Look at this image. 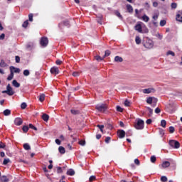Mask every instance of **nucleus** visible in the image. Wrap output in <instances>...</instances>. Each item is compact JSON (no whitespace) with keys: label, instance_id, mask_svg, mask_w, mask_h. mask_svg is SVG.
Wrapping results in <instances>:
<instances>
[{"label":"nucleus","instance_id":"59","mask_svg":"<svg viewBox=\"0 0 182 182\" xmlns=\"http://www.w3.org/2000/svg\"><path fill=\"white\" fill-rule=\"evenodd\" d=\"M156 37H158L159 39H160V41H161V39H163V35L158 33L156 34Z\"/></svg>","mask_w":182,"mask_h":182},{"label":"nucleus","instance_id":"42","mask_svg":"<svg viewBox=\"0 0 182 182\" xmlns=\"http://www.w3.org/2000/svg\"><path fill=\"white\" fill-rule=\"evenodd\" d=\"M29 129H32L33 130H38V128H36L35 126H33V124H29Z\"/></svg>","mask_w":182,"mask_h":182},{"label":"nucleus","instance_id":"36","mask_svg":"<svg viewBox=\"0 0 182 182\" xmlns=\"http://www.w3.org/2000/svg\"><path fill=\"white\" fill-rule=\"evenodd\" d=\"M171 9H177V4H176V3H171Z\"/></svg>","mask_w":182,"mask_h":182},{"label":"nucleus","instance_id":"16","mask_svg":"<svg viewBox=\"0 0 182 182\" xmlns=\"http://www.w3.org/2000/svg\"><path fill=\"white\" fill-rule=\"evenodd\" d=\"M162 167L164 168H167V167H170V162L165 161L162 163Z\"/></svg>","mask_w":182,"mask_h":182},{"label":"nucleus","instance_id":"33","mask_svg":"<svg viewBox=\"0 0 182 182\" xmlns=\"http://www.w3.org/2000/svg\"><path fill=\"white\" fill-rule=\"evenodd\" d=\"M166 124H167V122H166V120L162 119V120L161 121V126L162 127H166Z\"/></svg>","mask_w":182,"mask_h":182},{"label":"nucleus","instance_id":"24","mask_svg":"<svg viewBox=\"0 0 182 182\" xmlns=\"http://www.w3.org/2000/svg\"><path fill=\"white\" fill-rule=\"evenodd\" d=\"M29 25V21L26 20L25 21L23 24H22V27L24 28L25 29H26V28H28V26Z\"/></svg>","mask_w":182,"mask_h":182},{"label":"nucleus","instance_id":"19","mask_svg":"<svg viewBox=\"0 0 182 182\" xmlns=\"http://www.w3.org/2000/svg\"><path fill=\"white\" fill-rule=\"evenodd\" d=\"M67 176H75V170L70 168L67 171Z\"/></svg>","mask_w":182,"mask_h":182},{"label":"nucleus","instance_id":"48","mask_svg":"<svg viewBox=\"0 0 182 182\" xmlns=\"http://www.w3.org/2000/svg\"><path fill=\"white\" fill-rule=\"evenodd\" d=\"M152 19H154V21H157V19H159V14H156L152 16Z\"/></svg>","mask_w":182,"mask_h":182},{"label":"nucleus","instance_id":"23","mask_svg":"<svg viewBox=\"0 0 182 182\" xmlns=\"http://www.w3.org/2000/svg\"><path fill=\"white\" fill-rule=\"evenodd\" d=\"M3 114H4L5 116H10L11 115V110L10 109H5L4 112H3Z\"/></svg>","mask_w":182,"mask_h":182},{"label":"nucleus","instance_id":"54","mask_svg":"<svg viewBox=\"0 0 182 182\" xmlns=\"http://www.w3.org/2000/svg\"><path fill=\"white\" fill-rule=\"evenodd\" d=\"M16 59V63H19L21 62V58L19 56H16L15 57Z\"/></svg>","mask_w":182,"mask_h":182},{"label":"nucleus","instance_id":"57","mask_svg":"<svg viewBox=\"0 0 182 182\" xmlns=\"http://www.w3.org/2000/svg\"><path fill=\"white\" fill-rule=\"evenodd\" d=\"M110 136H107L105 140V143L109 144L110 142Z\"/></svg>","mask_w":182,"mask_h":182},{"label":"nucleus","instance_id":"34","mask_svg":"<svg viewBox=\"0 0 182 182\" xmlns=\"http://www.w3.org/2000/svg\"><path fill=\"white\" fill-rule=\"evenodd\" d=\"M39 100L40 102H43V100H45V94H41L39 96Z\"/></svg>","mask_w":182,"mask_h":182},{"label":"nucleus","instance_id":"10","mask_svg":"<svg viewBox=\"0 0 182 182\" xmlns=\"http://www.w3.org/2000/svg\"><path fill=\"white\" fill-rule=\"evenodd\" d=\"M52 75H59V68L58 67H53L50 69Z\"/></svg>","mask_w":182,"mask_h":182},{"label":"nucleus","instance_id":"17","mask_svg":"<svg viewBox=\"0 0 182 182\" xmlns=\"http://www.w3.org/2000/svg\"><path fill=\"white\" fill-rule=\"evenodd\" d=\"M12 85H13V86H14V87H21V84L19 82H18V81H16V80H14L12 81Z\"/></svg>","mask_w":182,"mask_h":182},{"label":"nucleus","instance_id":"22","mask_svg":"<svg viewBox=\"0 0 182 182\" xmlns=\"http://www.w3.org/2000/svg\"><path fill=\"white\" fill-rule=\"evenodd\" d=\"M6 66H8V64H6V63H5V61L4 60H1L0 62V67L1 68H6Z\"/></svg>","mask_w":182,"mask_h":182},{"label":"nucleus","instance_id":"43","mask_svg":"<svg viewBox=\"0 0 182 182\" xmlns=\"http://www.w3.org/2000/svg\"><path fill=\"white\" fill-rule=\"evenodd\" d=\"M9 161H10L9 159H5L3 161L4 166H6V164H8V163H9Z\"/></svg>","mask_w":182,"mask_h":182},{"label":"nucleus","instance_id":"44","mask_svg":"<svg viewBox=\"0 0 182 182\" xmlns=\"http://www.w3.org/2000/svg\"><path fill=\"white\" fill-rule=\"evenodd\" d=\"M57 173H58V174L60 173H63V170H62V167L58 166V167L57 168Z\"/></svg>","mask_w":182,"mask_h":182},{"label":"nucleus","instance_id":"2","mask_svg":"<svg viewBox=\"0 0 182 182\" xmlns=\"http://www.w3.org/2000/svg\"><path fill=\"white\" fill-rule=\"evenodd\" d=\"M96 110L100 113H105L107 110V105L106 104H98L95 106Z\"/></svg>","mask_w":182,"mask_h":182},{"label":"nucleus","instance_id":"15","mask_svg":"<svg viewBox=\"0 0 182 182\" xmlns=\"http://www.w3.org/2000/svg\"><path fill=\"white\" fill-rule=\"evenodd\" d=\"M141 19H142L144 22H149V21H150V18L146 14H144L143 16L141 17Z\"/></svg>","mask_w":182,"mask_h":182},{"label":"nucleus","instance_id":"55","mask_svg":"<svg viewBox=\"0 0 182 182\" xmlns=\"http://www.w3.org/2000/svg\"><path fill=\"white\" fill-rule=\"evenodd\" d=\"M149 112V116H151V114H153V109L150 108V107H147Z\"/></svg>","mask_w":182,"mask_h":182},{"label":"nucleus","instance_id":"27","mask_svg":"<svg viewBox=\"0 0 182 182\" xmlns=\"http://www.w3.org/2000/svg\"><path fill=\"white\" fill-rule=\"evenodd\" d=\"M135 42H136V45H140V43H141V39L140 38L139 36L136 37Z\"/></svg>","mask_w":182,"mask_h":182},{"label":"nucleus","instance_id":"53","mask_svg":"<svg viewBox=\"0 0 182 182\" xmlns=\"http://www.w3.org/2000/svg\"><path fill=\"white\" fill-rule=\"evenodd\" d=\"M175 130L176 129H174V127H172V126L169 127V133H174Z\"/></svg>","mask_w":182,"mask_h":182},{"label":"nucleus","instance_id":"41","mask_svg":"<svg viewBox=\"0 0 182 182\" xmlns=\"http://www.w3.org/2000/svg\"><path fill=\"white\" fill-rule=\"evenodd\" d=\"M80 75V73L75 71L73 73V76H74V77H77V76H79Z\"/></svg>","mask_w":182,"mask_h":182},{"label":"nucleus","instance_id":"6","mask_svg":"<svg viewBox=\"0 0 182 182\" xmlns=\"http://www.w3.org/2000/svg\"><path fill=\"white\" fill-rule=\"evenodd\" d=\"M48 43H49V41L48 40V38L46 37L41 38L40 41V45H41L43 48H46Z\"/></svg>","mask_w":182,"mask_h":182},{"label":"nucleus","instance_id":"37","mask_svg":"<svg viewBox=\"0 0 182 182\" xmlns=\"http://www.w3.org/2000/svg\"><path fill=\"white\" fill-rule=\"evenodd\" d=\"M167 23V21L166 20H161L160 21V26H164Z\"/></svg>","mask_w":182,"mask_h":182},{"label":"nucleus","instance_id":"52","mask_svg":"<svg viewBox=\"0 0 182 182\" xmlns=\"http://www.w3.org/2000/svg\"><path fill=\"white\" fill-rule=\"evenodd\" d=\"M72 114H79V111L75 109H71Z\"/></svg>","mask_w":182,"mask_h":182},{"label":"nucleus","instance_id":"51","mask_svg":"<svg viewBox=\"0 0 182 182\" xmlns=\"http://www.w3.org/2000/svg\"><path fill=\"white\" fill-rule=\"evenodd\" d=\"M161 181L162 182H167V176H161Z\"/></svg>","mask_w":182,"mask_h":182},{"label":"nucleus","instance_id":"13","mask_svg":"<svg viewBox=\"0 0 182 182\" xmlns=\"http://www.w3.org/2000/svg\"><path fill=\"white\" fill-rule=\"evenodd\" d=\"M135 31H137L139 33H143V28H141V24H136L134 26Z\"/></svg>","mask_w":182,"mask_h":182},{"label":"nucleus","instance_id":"26","mask_svg":"<svg viewBox=\"0 0 182 182\" xmlns=\"http://www.w3.org/2000/svg\"><path fill=\"white\" fill-rule=\"evenodd\" d=\"M22 130H23V133H28V130H29V127L25 125V126H23V127H22Z\"/></svg>","mask_w":182,"mask_h":182},{"label":"nucleus","instance_id":"31","mask_svg":"<svg viewBox=\"0 0 182 182\" xmlns=\"http://www.w3.org/2000/svg\"><path fill=\"white\" fill-rule=\"evenodd\" d=\"M12 79H14V72L11 71L7 77V80H12Z\"/></svg>","mask_w":182,"mask_h":182},{"label":"nucleus","instance_id":"28","mask_svg":"<svg viewBox=\"0 0 182 182\" xmlns=\"http://www.w3.org/2000/svg\"><path fill=\"white\" fill-rule=\"evenodd\" d=\"M23 149L24 150H31V146L29 145V144L26 143L23 144Z\"/></svg>","mask_w":182,"mask_h":182},{"label":"nucleus","instance_id":"60","mask_svg":"<svg viewBox=\"0 0 182 182\" xmlns=\"http://www.w3.org/2000/svg\"><path fill=\"white\" fill-rule=\"evenodd\" d=\"M94 180H96V176H92L90 177V181H93Z\"/></svg>","mask_w":182,"mask_h":182},{"label":"nucleus","instance_id":"25","mask_svg":"<svg viewBox=\"0 0 182 182\" xmlns=\"http://www.w3.org/2000/svg\"><path fill=\"white\" fill-rule=\"evenodd\" d=\"M1 182H9V178H8V177L5 176H3L1 178Z\"/></svg>","mask_w":182,"mask_h":182},{"label":"nucleus","instance_id":"40","mask_svg":"<svg viewBox=\"0 0 182 182\" xmlns=\"http://www.w3.org/2000/svg\"><path fill=\"white\" fill-rule=\"evenodd\" d=\"M107 56H110V50H105L104 58H106Z\"/></svg>","mask_w":182,"mask_h":182},{"label":"nucleus","instance_id":"45","mask_svg":"<svg viewBox=\"0 0 182 182\" xmlns=\"http://www.w3.org/2000/svg\"><path fill=\"white\" fill-rule=\"evenodd\" d=\"M156 156H151V163H156Z\"/></svg>","mask_w":182,"mask_h":182},{"label":"nucleus","instance_id":"12","mask_svg":"<svg viewBox=\"0 0 182 182\" xmlns=\"http://www.w3.org/2000/svg\"><path fill=\"white\" fill-rule=\"evenodd\" d=\"M10 72H13V73H21V69L18 68H15L14 66H11L10 67Z\"/></svg>","mask_w":182,"mask_h":182},{"label":"nucleus","instance_id":"14","mask_svg":"<svg viewBox=\"0 0 182 182\" xmlns=\"http://www.w3.org/2000/svg\"><path fill=\"white\" fill-rule=\"evenodd\" d=\"M127 11L129 13V14H133V6H132V5L130 4H127Z\"/></svg>","mask_w":182,"mask_h":182},{"label":"nucleus","instance_id":"39","mask_svg":"<svg viewBox=\"0 0 182 182\" xmlns=\"http://www.w3.org/2000/svg\"><path fill=\"white\" fill-rule=\"evenodd\" d=\"M97 127H98V129H100V132H102V133H103V129H105V125H97Z\"/></svg>","mask_w":182,"mask_h":182},{"label":"nucleus","instance_id":"62","mask_svg":"<svg viewBox=\"0 0 182 182\" xmlns=\"http://www.w3.org/2000/svg\"><path fill=\"white\" fill-rule=\"evenodd\" d=\"M103 59H105V57L102 58L100 56H97L96 57V60H103Z\"/></svg>","mask_w":182,"mask_h":182},{"label":"nucleus","instance_id":"4","mask_svg":"<svg viewBox=\"0 0 182 182\" xmlns=\"http://www.w3.org/2000/svg\"><path fill=\"white\" fill-rule=\"evenodd\" d=\"M144 48H146V49H151L153 46H154V43L153 42V40L146 38V40L144 42Z\"/></svg>","mask_w":182,"mask_h":182},{"label":"nucleus","instance_id":"21","mask_svg":"<svg viewBox=\"0 0 182 182\" xmlns=\"http://www.w3.org/2000/svg\"><path fill=\"white\" fill-rule=\"evenodd\" d=\"M42 119L44 122H48V120H49V115L46 114H43L42 115Z\"/></svg>","mask_w":182,"mask_h":182},{"label":"nucleus","instance_id":"47","mask_svg":"<svg viewBox=\"0 0 182 182\" xmlns=\"http://www.w3.org/2000/svg\"><path fill=\"white\" fill-rule=\"evenodd\" d=\"M28 105H26V102H23V103H21V109H26V107H27Z\"/></svg>","mask_w":182,"mask_h":182},{"label":"nucleus","instance_id":"32","mask_svg":"<svg viewBox=\"0 0 182 182\" xmlns=\"http://www.w3.org/2000/svg\"><path fill=\"white\" fill-rule=\"evenodd\" d=\"M23 74L24 76H29L31 72H29V70H24Z\"/></svg>","mask_w":182,"mask_h":182},{"label":"nucleus","instance_id":"7","mask_svg":"<svg viewBox=\"0 0 182 182\" xmlns=\"http://www.w3.org/2000/svg\"><path fill=\"white\" fill-rule=\"evenodd\" d=\"M117 136L119 139H124V136H126V132L123 129H119L117 131Z\"/></svg>","mask_w":182,"mask_h":182},{"label":"nucleus","instance_id":"20","mask_svg":"<svg viewBox=\"0 0 182 182\" xmlns=\"http://www.w3.org/2000/svg\"><path fill=\"white\" fill-rule=\"evenodd\" d=\"M58 151H59V153H60V154H65V153H66V151L65 150V147L63 146H59Z\"/></svg>","mask_w":182,"mask_h":182},{"label":"nucleus","instance_id":"50","mask_svg":"<svg viewBox=\"0 0 182 182\" xmlns=\"http://www.w3.org/2000/svg\"><path fill=\"white\" fill-rule=\"evenodd\" d=\"M28 19H29L30 22H32L33 21V14H30L28 15Z\"/></svg>","mask_w":182,"mask_h":182},{"label":"nucleus","instance_id":"56","mask_svg":"<svg viewBox=\"0 0 182 182\" xmlns=\"http://www.w3.org/2000/svg\"><path fill=\"white\" fill-rule=\"evenodd\" d=\"M167 55H171V56H175L176 55V54L174 53V52H173V51H171V50H168V52H167Z\"/></svg>","mask_w":182,"mask_h":182},{"label":"nucleus","instance_id":"29","mask_svg":"<svg viewBox=\"0 0 182 182\" xmlns=\"http://www.w3.org/2000/svg\"><path fill=\"white\" fill-rule=\"evenodd\" d=\"M123 60V58L120 56H115L114 61L115 62H122Z\"/></svg>","mask_w":182,"mask_h":182},{"label":"nucleus","instance_id":"3","mask_svg":"<svg viewBox=\"0 0 182 182\" xmlns=\"http://www.w3.org/2000/svg\"><path fill=\"white\" fill-rule=\"evenodd\" d=\"M1 93H6L9 96H14V95H15V92L12 89V87H11V84H8L6 86V90L2 91Z\"/></svg>","mask_w":182,"mask_h":182},{"label":"nucleus","instance_id":"1","mask_svg":"<svg viewBox=\"0 0 182 182\" xmlns=\"http://www.w3.org/2000/svg\"><path fill=\"white\" fill-rule=\"evenodd\" d=\"M134 127L136 130H143V129H144V121L141 119H136V123L134 124Z\"/></svg>","mask_w":182,"mask_h":182},{"label":"nucleus","instance_id":"46","mask_svg":"<svg viewBox=\"0 0 182 182\" xmlns=\"http://www.w3.org/2000/svg\"><path fill=\"white\" fill-rule=\"evenodd\" d=\"M124 106H126L127 107H129V106H130V101L126 100L124 101Z\"/></svg>","mask_w":182,"mask_h":182},{"label":"nucleus","instance_id":"9","mask_svg":"<svg viewBox=\"0 0 182 182\" xmlns=\"http://www.w3.org/2000/svg\"><path fill=\"white\" fill-rule=\"evenodd\" d=\"M23 123V120H22L20 117H17L14 119V124L16 126H21Z\"/></svg>","mask_w":182,"mask_h":182},{"label":"nucleus","instance_id":"38","mask_svg":"<svg viewBox=\"0 0 182 182\" xmlns=\"http://www.w3.org/2000/svg\"><path fill=\"white\" fill-rule=\"evenodd\" d=\"M63 25H64L65 26H68V28H69V27L70 26V24L69 23V21H64L63 22Z\"/></svg>","mask_w":182,"mask_h":182},{"label":"nucleus","instance_id":"8","mask_svg":"<svg viewBox=\"0 0 182 182\" xmlns=\"http://www.w3.org/2000/svg\"><path fill=\"white\" fill-rule=\"evenodd\" d=\"M154 92H156V90L154 87H149L143 90V93L146 95H149V93H154Z\"/></svg>","mask_w":182,"mask_h":182},{"label":"nucleus","instance_id":"30","mask_svg":"<svg viewBox=\"0 0 182 182\" xmlns=\"http://www.w3.org/2000/svg\"><path fill=\"white\" fill-rule=\"evenodd\" d=\"M146 103H148V105H151V103H153V97H148L146 100Z\"/></svg>","mask_w":182,"mask_h":182},{"label":"nucleus","instance_id":"63","mask_svg":"<svg viewBox=\"0 0 182 182\" xmlns=\"http://www.w3.org/2000/svg\"><path fill=\"white\" fill-rule=\"evenodd\" d=\"M0 149H5V144L0 142Z\"/></svg>","mask_w":182,"mask_h":182},{"label":"nucleus","instance_id":"5","mask_svg":"<svg viewBox=\"0 0 182 182\" xmlns=\"http://www.w3.org/2000/svg\"><path fill=\"white\" fill-rule=\"evenodd\" d=\"M169 146H171L172 149H180V142L176 140H170Z\"/></svg>","mask_w":182,"mask_h":182},{"label":"nucleus","instance_id":"64","mask_svg":"<svg viewBox=\"0 0 182 182\" xmlns=\"http://www.w3.org/2000/svg\"><path fill=\"white\" fill-rule=\"evenodd\" d=\"M55 143H56V144H58V146H60V143H61V141L59 140V139H55Z\"/></svg>","mask_w":182,"mask_h":182},{"label":"nucleus","instance_id":"61","mask_svg":"<svg viewBox=\"0 0 182 182\" xmlns=\"http://www.w3.org/2000/svg\"><path fill=\"white\" fill-rule=\"evenodd\" d=\"M117 112H123V109L120 106H117Z\"/></svg>","mask_w":182,"mask_h":182},{"label":"nucleus","instance_id":"11","mask_svg":"<svg viewBox=\"0 0 182 182\" xmlns=\"http://www.w3.org/2000/svg\"><path fill=\"white\" fill-rule=\"evenodd\" d=\"M143 11V9H140L139 11V9H135V18H138V19H141V16H140V14H141V11Z\"/></svg>","mask_w":182,"mask_h":182},{"label":"nucleus","instance_id":"35","mask_svg":"<svg viewBox=\"0 0 182 182\" xmlns=\"http://www.w3.org/2000/svg\"><path fill=\"white\" fill-rule=\"evenodd\" d=\"M157 102H158V100L157 98L153 97V100H152V103H153V106H156V105H157Z\"/></svg>","mask_w":182,"mask_h":182},{"label":"nucleus","instance_id":"18","mask_svg":"<svg viewBox=\"0 0 182 182\" xmlns=\"http://www.w3.org/2000/svg\"><path fill=\"white\" fill-rule=\"evenodd\" d=\"M116 16H117V18H119V19H120L121 21H123V16H122V14H120V12L119 11H116L114 12Z\"/></svg>","mask_w":182,"mask_h":182},{"label":"nucleus","instance_id":"58","mask_svg":"<svg viewBox=\"0 0 182 182\" xmlns=\"http://www.w3.org/2000/svg\"><path fill=\"white\" fill-rule=\"evenodd\" d=\"M79 144L80 146H85V144H86V141H83V140H81L79 141Z\"/></svg>","mask_w":182,"mask_h":182},{"label":"nucleus","instance_id":"49","mask_svg":"<svg viewBox=\"0 0 182 182\" xmlns=\"http://www.w3.org/2000/svg\"><path fill=\"white\" fill-rule=\"evenodd\" d=\"M103 19V16H100V17H98V19H97V22L98 23H100V25H102V21Z\"/></svg>","mask_w":182,"mask_h":182}]
</instances>
